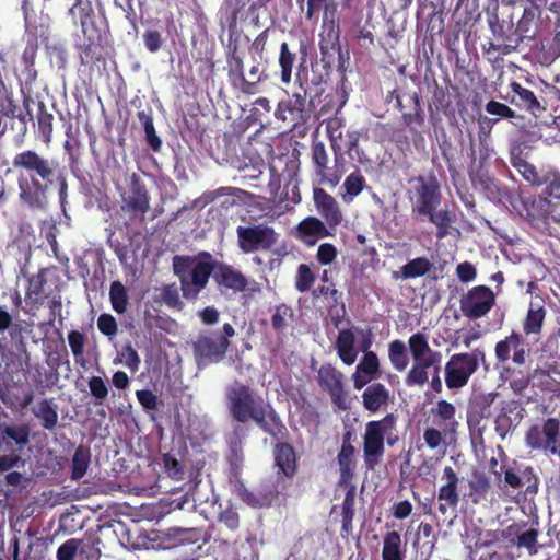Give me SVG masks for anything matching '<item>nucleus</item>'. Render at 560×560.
<instances>
[{"mask_svg":"<svg viewBox=\"0 0 560 560\" xmlns=\"http://www.w3.org/2000/svg\"><path fill=\"white\" fill-rule=\"evenodd\" d=\"M323 30L327 33V36L331 40L338 39V25L336 22L337 4L329 2L323 5Z\"/></svg>","mask_w":560,"mask_h":560,"instance_id":"a19ab883","label":"nucleus"},{"mask_svg":"<svg viewBox=\"0 0 560 560\" xmlns=\"http://www.w3.org/2000/svg\"><path fill=\"white\" fill-rule=\"evenodd\" d=\"M86 341V336L79 330H71L68 334V343L74 357V362L82 368H85L86 365V360L84 357Z\"/></svg>","mask_w":560,"mask_h":560,"instance_id":"4c0bfd02","label":"nucleus"},{"mask_svg":"<svg viewBox=\"0 0 560 560\" xmlns=\"http://www.w3.org/2000/svg\"><path fill=\"white\" fill-rule=\"evenodd\" d=\"M329 234L325 223L316 217L303 219L293 231L294 237L306 246H314L318 240L327 237Z\"/></svg>","mask_w":560,"mask_h":560,"instance_id":"412c9836","label":"nucleus"},{"mask_svg":"<svg viewBox=\"0 0 560 560\" xmlns=\"http://www.w3.org/2000/svg\"><path fill=\"white\" fill-rule=\"evenodd\" d=\"M90 462V451L83 446H79L71 460V479L80 480L86 474Z\"/></svg>","mask_w":560,"mask_h":560,"instance_id":"e433bc0d","label":"nucleus"},{"mask_svg":"<svg viewBox=\"0 0 560 560\" xmlns=\"http://www.w3.org/2000/svg\"><path fill=\"white\" fill-rule=\"evenodd\" d=\"M560 56V22L557 24V30L550 44L548 51H541L539 55V61L542 66H549Z\"/></svg>","mask_w":560,"mask_h":560,"instance_id":"8fccbe9b","label":"nucleus"},{"mask_svg":"<svg viewBox=\"0 0 560 560\" xmlns=\"http://www.w3.org/2000/svg\"><path fill=\"white\" fill-rule=\"evenodd\" d=\"M455 433H446L440 428H428L423 432V440L431 450L443 448Z\"/></svg>","mask_w":560,"mask_h":560,"instance_id":"79ce46f5","label":"nucleus"},{"mask_svg":"<svg viewBox=\"0 0 560 560\" xmlns=\"http://www.w3.org/2000/svg\"><path fill=\"white\" fill-rule=\"evenodd\" d=\"M47 57L49 58L51 68L61 70L67 66L66 51L61 47H48Z\"/></svg>","mask_w":560,"mask_h":560,"instance_id":"680f3d73","label":"nucleus"},{"mask_svg":"<svg viewBox=\"0 0 560 560\" xmlns=\"http://www.w3.org/2000/svg\"><path fill=\"white\" fill-rule=\"evenodd\" d=\"M213 279L219 288L233 292H242L248 285L247 278L238 269L223 262H213Z\"/></svg>","mask_w":560,"mask_h":560,"instance_id":"aec40b11","label":"nucleus"},{"mask_svg":"<svg viewBox=\"0 0 560 560\" xmlns=\"http://www.w3.org/2000/svg\"><path fill=\"white\" fill-rule=\"evenodd\" d=\"M226 407L231 416L238 422L255 421L264 431L277 434L280 431V419L275 410L256 400L252 390L242 383L235 382L226 388Z\"/></svg>","mask_w":560,"mask_h":560,"instance_id":"f03ea898","label":"nucleus"},{"mask_svg":"<svg viewBox=\"0 0 560 560\" xmlns=\"http://www.w3.org/2000/svg\"><path fill=\"white\" fill-rule=\"evenodd\" d=\"M79 545L80 542L77 539H68L65 541L57 549V560H73L78 552Z\"/></svg>","mask_w":560,"mask_h":560,"instance_id":"bf43d9fd","label":"nucleus"},{"mask_svg":"<svg viewBox=\"0 0 560 560\" xmlns=\"http://www.w3.org/2000/svg\"><path fill=\"white\" fill-rule=\"evenodd\" d=\"M163 302L173 308L180 310L183 302L180 301L178 290L175 284L165 285L161 293Z\"/></svg>","mask_w":560,"mask_h":560,"instance_id":"13d9d810","label":"nucleus"},{"mask_svg":"<svg viewBox=\"0 0 560 560\" xmlns=\"http://www.w3.org/2000/svg\"><path fill=\"white\" fill-rule=\"evenodd\" d=\"M456 275L460 282L468 283L476 279L477 271L471 262L464 261L457 265Z\"/></svg>","mask_w":560,"mask_h":560,"instance_id":"338daca9","label":"nucleus"},{"mask_svg":"<svg viewBox=\"0 0 560 560\" xmlns=\"http://www.w3.org/2000/svg\"><path fill=\"white\" fill-rule=\"evenodd\" d=\"M100 331L106 336H115L117 334V323L109 314H102L97 319Z\"/></svg>","mask_w":560,"mask_h":560,"instance_id":"69168bd1","label":"nucleus"},{"mask_svg":"<svg viewBox=\"0 0 560 560\" xmlns=\"http://www.w3.org/2000/svg\"><path fill=\"white\" fill-rule=\"evenodd\" d=\"M163 464L166 474L176 480H180L184 477V471L178 460L170 454L163 456Z\"/></svg>","mask_w":560,"mask_h":560,"instance_id":"e2e57ef3","label":"nucleus"},{"mask_svg":"<svg viewBox=\"0 0 560 560\" xmlns=\"http://www.w3.org/2000/svg\"><path fill=\"white\" fill-rule=\"evenodd\" d=\"M285 488L284 478L277 476L262 482L255 490L243 491L242 500L253 508H268L278 500Z\"/></svg>","mask_w":560,"mask_h":560,"instance_id":"4468645a","label":"nucleus"},{"mask_svg":"<svg viewBox=\"0 0 560 560\" xmlns=\"http://www.w3.org/2000/svg\"><path fill=\"white\" fill-rule=\"evenodd\" d=\"M217 518L220 525L224 526L226 529L231 532H235L240 527L238 513L236 509L232 506L230 503L225 505H219Z\"/></svg>","mask_w":560,"mask_h":560,"instance_id":"37998d69","label":"nucleus"},{"mask_svg":"<svg viewBox=\"0 0 560 560\" xmlns=\"http://www.w3.org/2000/svg\"><path fill=\"white\" fill-rule=\"evenodd\" d=\"M412 365L406 376L408 386H423L429 381V369L441 370L442 353L433 350L423 332H416L408 339Z\"/></svg>","mask_w":560,"mask_h":560,"instance_id":"20e7f679","label":"nucleus"},{"mask_svg":"<svg viewBox=\"0 0 560 560\" xmlns=\"http://www.w3.org/2000/svg\"><path fill=\"white\" fill-rule=\"evenodd\" d=\"M483 360L485 352L481 349L451 355L444 368L447 388L459 389L466 386L478 370L479 361Z\"/></svg>","mask_w":560,"mask_h":560,"instance_id":"1a4fd4ad","label":"nucleus"},{"mask_svg":"<svg viewBox=\"0 0 560 560\" xmlns=\"http://www.w3.org/2000/svg\"><path fill=\"white\" fill-rule=\"evenodd\" d=\"M433 267V264L427 257H417L400 268V276L402 279H415L428 273Z\"/></svg>","mask_w":560,"mask_h":560,"instance_id":"72a5a7b5","label":"nucleus"},{"mask_svg":"<svg viewBox=\"0 0 560 560\" xmlns=\"http://www.w3.org/2000/svg\"><path fill=\"white\" fill-rule=\"evenodd\" d=\"M354 448L350 444H343L338 454V464L340 468V480L348 482L353 477L354 464H353Z\"/></svg>","mask_w":560,"mask_h":560,"instance_id":"58836bf2","label":"nucleus"},{"mask_svg":"<svg viewBox=\"0 0 560 560\" xmlns=\"http://www.w3.org/2000/svg\"><path fill=\"white\" fill-rule=\"evenodd\" d=\"M538 34V18L536 10L526 8L522 18L518 20L515 32L512 36L506 37L504 49L516 48L523 40H534Z\"/></svg>","mask_w":560,"mask_h":560,"instance_id":"f3484780","label":"nucleus"},{"mask_svg":"<svg viewBox=\"0 0 560 560\" xmlns=\"http://www.w3.org/2000/svg\"><path fill=\"white\" fill-rule=\"evenodd\" d=\"M3 433L21 446L26 445L30 441V429L25 424L9 425L3 430Z\"/></svg>","mask_w":560,"mask_h":560,"instance_id":"3c124183","label":"nucleus"},{"mask_svg":"<svg viewBox=\"0 0 560 560\" xmlns=\"http://www.w3.org/2000/svg\"><path fill=\"white\" fill-rule=\"evenodd\" d=\"M109 298L113 308L118 314H122L127 310V291L120 281H114L110 284Z\"/></svg>","mask_w":560,"mask_h":560,"instance_id":"c03bdc74","label":"nucleus"},{"mask_svg":"<svg viewBox=\"0 0 560 560\" xmlns=\"http://www.w3.org/2000/svg\"><path fill=\"white\" fill-rule=\"evenodd\" d=\"M494 293L486 285L470 289L460 300V311L468 318H480L494 305Z\"/></svg>","mask_w":560,"mask_h":560,"instance_id":"f8f14e48","label":"nucleus"},{"mask_svg":"<svg viewBox=\"0 0 560 560\" xmlns=\"http://www.w3.org/2000/svg\"><path fill=\"white\" fill-rule=\"evenodd\" d=\"M362 400L366 410L375 412L387 407L390 394L383 384L373 383L364 389Z\"/></svg>","mask_w":560,"mask_h":560,"instance_id":"a878e982","label":"nucleus"},{"mask_svg":"<svg viewBox=\"0 0 560 560\" xmlns=\"http://www.w3.org/2000/svg\"><path fill=\"white\" fill-rule=\"evenodd\" d=\"M229 345V340L220 335L201 337L196 342V351L210 361H219L225 354Z\"/></svg>","mask_w":560,"mask_h":560,"instance_id":"b1692460","label":"nucleus"},{"mask_svg":"<svg viewBox=\"0 0 560 560\" xmlns=\"http://www.w3.org/2000/svg\"><path fill=\"white\" fill-rule=\"evenodd\" d=\"M275 460L284 477L293 476L295 471V454L289 444H279L275 450Z\"/></svg>","mask_w":560,"mask_h":560,"instance_id":"7c9ffc66","label":"nucleus"},{"mask_svg":"<svg viewBox=\"0 0 560 560\" xmlns=\"http://www.w3.org/2000/svg\"><path fill=\"white\" fill-rule=\"evenodd\" d=\"M380 376V360L375 352L370 349L363 352V357L355 366V370L351 376L353 387L357 390H361L372 380Z\"/></svg>","mask_w":560,"mask_h":560,"instance_id":"6ab92c4d","label":"nucleus"},{"mask_svg":"<svg viewBox=\"0 0 560 560\" xmlns=\"http://www.w3.org/2000/svg\"><path fill=\"white\" fill-rule=\"evenodd\" d=\"M313 200L317 212L330 228H335L342 222L343 215L337 200L325 189L314 188Z\"/></svg>","mask_w":560,"mask_h":560,"instance_id":"a211bd4d","label":"nucleus"},{"mask_svg":"<svg viewBox=\"0 0 560 560\" xmlns=\"http://www.w3.org/2000/svg\"><path fill=\"white\" fill-rule=\"evenodd\" d=\"M546 311L539 303H530L525 322L524 331L526 335L538 334L545 319Z\"/></svg>","mask_w":560,"mask_h":560,"instance_id":"c9c22d12","label":"nucleus"},{"mask_svg":"<svg viewBox=\"0 0 560 560\" xmlns=\"http://www.w3.org/2000/svg\"><path fill=\"white\" fill-rule=\"evenodd\" d=\"M373 335L369 329L351 326L338 331L334 348L340 361L350 366L355 363L360 353L371 349Z\"/></svg>","mask_w":560,"mask_h":560,"instance_id":"6e6552de","label":"nucleus"},{"mask_svg":"<svg viewBox=\"0 0 560 560\" xmlns=\"http://www.w3.org/2000/svg\"><path fill=\"white\" fill-rule=\"evenodd\" d=\"M489 489V479L482 474L475 475L469 482V497L471 498V501L478 504L486 500Z\"/></svg>","mask_w":560,"mask_h":560,"instance_id":"ea45409f","label":"nucleus"},{"mask_svg":"<svg viewBox=\"0 0 560 560\" xmlns=\"http://www.w3.org/2000/svg\"><path fill=\"white\" fill-rule=\"evenodd\" d=\"M522 420L521 411L514 400L503 401L495 417V432L504 439Z\"/></svg>","mask_w":560,"mask_h":560,"instance_id":"4be33fe9","label":"nucleus"},{"mask_svg":"<svg viewBox=\"0 0 560 560\" xmlns=\"http://www.w3.org/2000/svg\"><path fill=\"white\" fill-rule=\"evenodd\" d=\"M434 423L446 433H456L458 421L456 419V408L446 400L438 401L432 410Z\"/></svg>","mask_w":560,"mask_h":560,"instance_id":"bb28decb","label":"nucleus"},{"mask_svg":"<svg viewBox=\"0 0 560 560\" xmlns=\"http://www.w3.org/2000/svg\"><path fill=\"white\" fill-rule=\"evenodd\" d=\"M537 530L527 529L517 536V546L526 548L530 555L537 552Z\"/></svg>","mask_w":560,"mask_h":560,"instance_id":"4d7b16f0","label":"nucleus"},{"mask_svg":"<svg viewBox=\"0 0 560 560\" xmlns=\"http://www.w3.org/2000/svg\"><path fill=\"white\" fill-rule=\"evenodd\" d=\"M35 101L31 96L24 95L23 107L14 104L11 95L9 94L2 102H0V114L16 118L21 122L26 124L28 120H33V107Z\"/></svg>","mask_w":560,"mask_h":560,"instance_id":"393cba45","label":"nucleus"},{"mask_svg":"<svg viewBox=\"0 0 560 560\" xmlns=\"http://www.w3.org/2000/svg\"><path fill=\"white\" fill-rule=\"evenodd\" d=\"M231 83L244 93L253 94L256 85L261 80L258 72H229Z\"/></svg>","mask_w":560,"mask_h":560,"instance_id":"473e14b6","label":"nucleus"},{"mask_svg":"<svg viewBox=\"0 0 560 560\" xmlns=\"http://www.w3.org/2000/svg\"><path fill=\"white\" fill-rule=\"evenodd\" d=\"M318 383L327 390L331 400L338 407L346 409L343 374L331 364H324L318 370Z\"/></svg>","mask_w":560,"mask_h":560,"instance_id":"2eb2a0df","label":"nucleus"},{"mask_svg":"<svg viewBox=\"0 0 560 560\" xmlns=\"http://www.w3.org/2000/svg\"><path fill=\"white\" fill-rule=\"evenodd\" d=\"M494 354L499 362H506L512 359L515 364L523 365L526 362L528 350L522 336L517 332H512L505 339L497 342Z\"/></svg>","mask_w":560,"mask_h":560,"instance_id":"dca6fc26","label":"nucleus"},{"mask_svg":"<svg viewBox=\"0 0 560 560\" xmlns=\"http://www.w3.org/2000/svg\"><path fill=\"white\" fill-rule=\"evenodd\" d=\"M424 219H428L436 228V236L442 240L451 234L452 224L455 221V214L447 208L433 206L417 220L423 221Z\"/></svg>","mask_w":560,"mask_h":560,"instance_id":"5701e85b","label":"nucleus"},{"mask_svg":"<svg viewBox=\"0 0 560 560\" xmlns=\"http://www.w3.org/2000/svg\"><path fill=\"white\" fill-rule=\"evenodd\" d=\"M121 209L133 217L143 218L150 209V197L145 185L133 173L128 178V186L121 190Z\"/></svg>","mask_w":560,"mask_h":560,"instance_id":"9b49d317","label":"nucleus"},{"mask_svg":"<svg viewBox=\"0 0 560 560\" xmlns=\"http://www.w3.org/2000/svg\"><path fill=\"white\" fill-rule=\"evenodd\" d=\"M395 427V418L387 415L380 421H371L366 424L364 433V460L369 469H374L382 460L384 455V440L387 439L389 444L394 441L390 439Z\"/></svg>","mask_w":560,"mask_h":560,"instance_id":"423d86ee","label":"nucleus"},{"mask_svg":"<svg viewBox=\"0 0 560 560\" xmlns=\"http://www.w3.org/2000/svg\"><path fill=\"white\" fill-rule=\"evenodd\" d=\"M560 424L556 419H548L542 428L532 427L526 434V443L530 448L544 450L560 457L558 445Z\"/></svg>","mask_w":560,"mask_h":560,"instance_id":"ddd939ff","label":"nucleus"},{"mask_svg":"<svg viewBox=\"0 0 560 560\" xmlns=\"http://www.w3.org/2000/svg\"><path fill=\"white\" fill-rule=\"evenodd\" d=\"M33 413L40 420L42 425L47 430H52L58 422L57 406L52 399H42L33 408Z\"/></svg>","mask_w":560,"mask_h":560,"instance_id":"c756f323","label":"nucleus"},{"mask_svg":"<svg viewBox=\"0 0 560 560\" xmlns=\"http://www.w3.org/2000/svg\"><path fill=\"white\" fill-rule=\"evenodd\" d=\"M315 276L308 265L301 264L295 276V289L299 292H306L314 284Z\"/></svg>","mask_w":560,"mask_h":560,"instance_id":"de8ad7c7","label":"nucleus"},{"mask_svg":"<svg viewBox=\"0 0 560 560\" xmlns=\"http://www.w3.org/2000/svg\"><path fill=\"white\" fill-rule=\"evenodd\" d=\"M119 355L120 363L130 369L132 372H136L139 369L140 357L131 345L125 346Z\"/></svg>","mask_w":560,"mask_h":560,"instance_id":"6e6d98bb","label":"nucleus"},{"mask_svg":"<svg viewBox=\"0 0 560 560\" xmlns=\"http://www.w3.org/2000/svg\"><path fill=\"white\" fill-rule=\"evenodd\" d=\"M143 42L145 48L151 52L158 51L163 44L161 33L154 30H148L147 32H144Z\"/></svg>","mask_w":560,"mask_h":560,"instance_id":"774afa93","label":"nucleus"},{"mask_svg":"<svg viewBox=\"0 0 560 560\" xmlns=\"http://www.w3.org/2000/svg\"><path fill=\"white\" fill-rule=\"evenodd\" d=\"M388 359L396 371L402 372L406 370L409 359L404 341L396 339L388 345Z\"/></svg>","mask_w":560,"mask_h":560,"instance_id":"f704fd0d","label":"nucleus"},{"mask_svg":"<svg viewBox=\"0 0 560 560\" xmlns=\"http://www.w3.org/2000/svg\"><path fill=\"white\" fill-rule=\"evenodd\" d=\"M504 481L514 489H522L525 486L529 489L532 486L536 485L537 478L530 468L523 470L509 468L504 472Z\"/></svg>","mask_w":560,"mask_h":560,"instance_id":"2f4dec72","label":"nucleus"},{"mask_svg":"<svg viewBox=\"0 0 560 560\" xmlns=\"http://www.w3.org/2000/svg\"><path fill=\"white\" fill-rule=\"evenodd\" d=\"M292 316L291 308L285 304H280L276 307L271 317V325L275 330L283 331L288 326L287 319Z\"/></svg>","mask_w":560,"mask_h":560,"instance_id":"603ef678","label":"nucleus"},{"mask_svg":"<svg viewBox=\"0 0 560 560\" xmlns=\"http://www.w3.org/2000/svg\"><path fill=\"white\" fill-rule=\"evenodd\" d=\"M438 499L439 501L448 502V504L452 505H458L459 494L457 492V485H442L438 492Z\"/></svg>","mask_w":560,"mask_h":560,"instance_id":"052dcab7","label":"nucleus"},{"mask_svg":"<svg viewBox=\"0 0 560 560\" xmlns=\"http://www.w3.org/2000/svg\"><path fill=\"white\" fill-rule=\"evenodd\" d=\"M238 246L244 253L271 249L279 240L273 228L266 224L237 226Z\"/></svg>","mask_w":560,"mask_h":560,"instance_id":"9d476101","label":"nucleus"},{"mask_svg":"<svg viewBox=\"0 0 560 560\" xmlns=\"http://www.w3.org/2000/svg\"><path fill=\"white\" fill-rule=\"evenodd\" d=\"M37 107V122L39 132L43 135L46 141H50L51 132H52V115L46 110L45 104L43 102H35Z\"/></svg>","mask_w":560,"mask_h":560,"instance_id":"49530a36","label":"nucleus"},{"mask_svg":"<svg viewBox=\"0 0 560 560\" xmlns=\"http://www.w3.org/2000/svg\"><path fill=\"white\" fill-rule=\"evenodd\" d=\"M320 78L316 72H295V83L299 84L300 91H294L291 97L282 100L278 104L275 116L292 127L304 124L308 115L305 110V96L310 93H317V85Z\"/></svg>","mask_w":560,"mask_h":560,"instance_id":"39448f33","label":"nucleus"},{"mask_svg":"<svg viewBox=\"0 0 560 560\" xmlns=\"http://www.w3.org/2000/svg\"><path fill=\"white\" fill-rule=\"evenodd\" d=\"M366 188V180L359 168L349 174L341 186V199L345 203H351Z\"/></svg>","mask_w":560,"mask_h":560,"instance_id":"c85d7f7f","label":"nucleus"},{"mask_svg":"<svg viewBox=\"0 0 560 560\" xmlns=\"http://www.w3.org/2000/svg\"><path fill=\"white\" fill-rule=\"evenodd\" d=\"M497 396L498 393L491 392L475 397L474 404L480 408L481 417H488L490 415V407L494 402Z\"/></svg>","mask_w":560,"mask_h":560,"instance_id":"0e129e2a","label":"nucleus"},{"mask_svg":"<svg viewBox=\"0 0 560 560\" xmlns=\"http://www.w3.org/2000/svg\"><path fill=\"white\" fill-rule=\"evenodd\" d=\"M338 256V249L331 243H323L318 246L316 259L320 265L327 266L335 261Z\"/></svg>","mask_w":560,"mask_h":560,"instance_id":"5fc2aeb1","label":"nucleus"},{"mask_svg":"<svg viewBox=\"0 0 560 560\" xmlns=\"http://www.w3.org/2000/svg\"><path fill=\"white\" fill-rule=\"evenodd\" d=\"M89 388L95 400V405H103L109 392L105 381L100 376H92L89 380Z\"/></svg>","mask_w":560,"mask_h":560,"instance_id":"09e8293b","label":"nucleus"},{"mask_svg":"<svg viewBox=\"0 0 560 560\" xmlns=\"http://www.w3.org/2000/svg\"><path fill=\"white\" fill-rule=\"evenodd\" d=\"M440 186L433 175L415 176L407 182V197L411 203L412 215L418 219L433 206L441 205Z\"/></svg>","mask_w":560,"mask_h":560,"instance_id":"0eeeda50","label":"nucleus"},{"mask_svg":"<svg viewBox=\"0 0 560 560\" xmlns=\"http://www.w3.org/2000/svg\"><path fill=\"white\" fill-rule=\"evenodd\" d=\"M312 160L315 164L316 174L324 177L328 167L329 156L323 142H313Z\"/></svg>","mask_w":560,"mask_h":560,"instance_id":"a18cd8bd","label":"nucleus"},{"mask_svg":"<svg viewBox=\"0 0 560 560\" xmlns=\"http://www.w3.org/2000/svg\"><path fill=\"white\" fill-rule=\"evenodd\" d=\"M173 268L179 279L183 296L188 301H195L213 275V258L207 252L196 256H176Z\"/></svg>","mask_w":560,"mask_h":560,"instance_id":"7ed1b4c3","label":"nucleus"},{"mask_svg":"<svg viewBox=\"0 0 560 560\" xmlns=\"http://www.w3.org/2000/svg\"><path fill=\"white\" fill-rule=\"evenodd\" d=\"M13 167L21 170L18 185L20 199L31 208L44 209L47 205V188L58 173L54 160L39 155L36 151L25 150L13 158Z\"/></svg>","mask_w":560,"mask_h":560,"instance_id":"f257e3e1","label":"nucleus"},{"mask_svg":"<svg viewBox=\"0 0 560 560\" xmlns=\"http://www.w3.org/2000/svg\"><path fill=\"white\" fill-rule=\"evenodd\" d=\"M406 545L401 535L396 530L387 532L383 536L382 560H405Z\"/></svg>","mask_w":560,"mask_h":560,"instance_id":"cd10ccee","label":"nucleus"},{"mask_svg":"<svg viewBox=\"0 0 560 560\" xmlns=\"http://www.w3.org/2000/svg\"><path fill=\"white\" fill-rule=\"evenodd\" d=\"M196 530L194 528L172 527L165 530L164 535L174 540V544H184L195 540Z\"/></svg>","mask_w":560,"mask_h":560,"instance_id":"864d4df0","label":"nucleus"}]
</instances>
